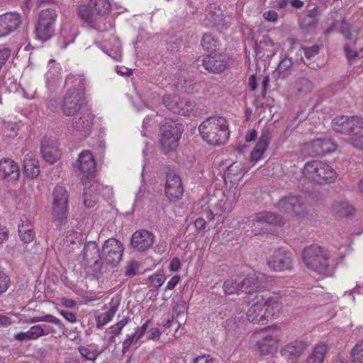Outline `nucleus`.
Masks as SVG:
<instances>
[{
  "label": "nucleus",
  "instance_id": "obj_56",
  "mask_svg": "<svg viewBox=\"0 0 363 363\" xmlns=\"http://www.w3.org/2000/svg\"><path fill=\"white\" fill-rule=\"evenodd\" d=\"M14 339L20 342L33 340L29 330L26 332H20L15 334Z\"/></svg>",
  "mask_w": 363,
  "mask_h": 363
},
{
  "label": "nucleus",
  "instance_id": "obj_53",
  "mask_svg": "<svg viewBox=\"0 0 363 363\" xmlns=\"http://www.w3.org/2000/svg\"><path fill=\"white\" fill-rule=\"evenodd\" d=\"M317 14V10L316 9H313L311 10H309L308 11V14L306 17L305 21L306 24L310 27H313L317 23V20L315 18V16Z\"/></svg>",
  "mask_w": 363,
  "mask_h": 363
},
{
  "label": "nucleus",
  "instance_id": "obj_16",
  "mask_svg": "<svg viewBox=\"0 0 363 363\" xmlns=\"http://www.w3.org/2000/svg\"><path fill=\"white\" fill-rule=\"evenodd\" d=\"M311 156H323L334 152L336 145L330 138H318L304 145Z\"/></svg>",
  "mask_w": 363,
  "mask_h": 363
},
{
  "label": "nucleus",
  "instance_id": "obj_34",
  "mask_svg": "<svg viewBox=\"0 0 363 363\" xmlns=\"http://www.w3.org/2000/svg\"><path fill=\"white\" fill-rule=\"evenodd\" d=\"M76 35V28L70 24H65L61 28L57 40L58 45L61 48H65L68 45L74 43Z\"/></svg>",
  "mask_w": 363,
  "mask_h": 363
},
{
  "label": "nucleus",
  "instance_id": "obj_54",
  "mask_svg": "<svg viewBox=\"0 0 363 363\" xmlns=\"http://www.w3.org/2000/svg\"><path fill=\"white\" fill-rule=\"evenodd\" d=\"M10 279L4 272H0V294L4 293L9 288Z\"/></svg>",
  "mask_w": 363,
  "mask_h": 363
},
{
  "label": "nucleus",
  "instance_id": "obj_42",
  "mask_svg": "<svg viewBox=\"0 0 363 363\" xmlns=\"http://www.w3.org/2000/svg\"><path fill=\"white\" fill-rule=\"evenodd\" d=\"M222 19L221 12L220 10L213 11L211 9L206 13L203 23L205 26L213 27L218 26Z\"/></svg>",
  "mask_w": 363,
  "mask_h": 363
},
{
  "label": "nucleus",
  "instance_id": "obj_32",
  "mask_svg": "<svg viewBox=\"0 0 363 363\" xmlns=\"http://www.w3.org/2000/svg\"><path fill=\"white\" fill-rule=\"evenodd\" d=\"M43 158L48 162L52 164L60 157V153L54 142L43 141L41 146Z\"/></svg>",
  "mask_w": 363,
  "mask_h": 363
},
{
  "label": "nucleus",
  "instance_id": "obj_24",
  "mask_svg": "<svg viewBox=\"0 0 363 363\" xmlns=\"http://www.w3.org/2000/svg\"><path fill=\"white\" fill-rule=\"evenodd\" d=\"M121 301V298L120 295L114 296L109 303L108 310L106 312L96 315V327L98 328H101L103 325L112 320L116 313L118 310Z\"/></svg>",
  "mask_w": 363,
  "mask_h": 363
},
{
  "label": "nucleus",
  "instance_id": "obj_51",
  "mask_svg": "<svg viewBox=\"0 0 363 363\" xmlns=\"http://www.w3.org/2000/svg\"><path fill=\"white\" fill-rule=\"evenodd\" d=\"M297 86L299 91L307 92L312 89L313 84L309 79L302 77L298 79Z\"/></svg>",
  "mask_w": 363,
  "mask_h": 363
},
{
  "label": "nucleus",
  "instance_id": "obj_57",
  "mask_svg": "<svg viewBox=\"0 0 363 363\" xmlns=\"http://www.w3.org/2000/svg\"><path fill=\"white\" fill-rule=\"evenodd\" d=\"M182 263L179 258L174 257L169 263V269L172 272H175L179 270L181 268Z\"/></svg>",
  "mask_w": 363,
  "mask_h": 363
},
{
  "label": "nucleus",
  "instance_id": "obj_38",
  "mask_svg": "<svg viewBox=\"0 0 363 363\" xmlns=\"http://www.w3.org/2000/svg\"><path fill=\"white\" fill-rule=\"evenodd\" d=\"M333 214L339 217H347L353 214L354 207L346 200H335L331 208Z\"/></svg>",
  "mask_w": 363,
  "mask_h": 363
},
{
  "label": "nucleus",
  "instance_id": "obj_48",
  "mask_svg": "<svg viewBox=\"0 0 363 363\" xmlns=\"http://www.w3.org/2000/svg\"><path fill=\"white\" fill-rule=\"evenodd\" d=\"M80 355L87 361L94 362L99 355V352L96 350H91L84 346H80L78 348Z\"/></svg>",
  "mask_w": 363,
  "mask_h": 363
},
{
  "label": "nucleus",
  "instance_id": "obj_33",
  "mask_svg": "<svg viewBox=\"0 0 363 363\" xmlns=\"http://www.w3.org/2000/svg\"><path fill=\"white\" fill-rule=\"evenodd\" d=\"M216 210V216L218 217V220L223 223L225 218L233 209V201L226 197L220 199L213 206Z\"/></svg>",
  "mask_w": 363,
  "mask_h": 363
},
{
  "label": "nucleus",
  "instance_id": "obj_23",
  "mask_svg": "<svg viewBox=\"0 0 363 363\" xmlns=\"http://www.w3.org/2000/svg\"><path fill=\"white\" fill-rule=\"evenodd\" d=\"M247 281L242 276H233L226 279L223 284V292L225 295L239 294L240 292L247 291Z\"/></svg>",
  "mask_w": 363,
  "mask_h": 363
},
{
  "label": "nucleus",
  "instance_id": "obj_18",
  "mask_svg": "<svg viewBox=\"0 0 363 363\" xmlns=\"http://www.w3.org/2000/svg\"><path fill=\"white\" fill-rule=\"evenodd\" d=\"M228 57L221 53H211L205 57L202 64L206 70L218 74L223 72L228 66Z\"/></svg>",
  "mask_w": 363,
  "mask_h": 363
},
{
  "label": "nucleus",
  "instance_id": "obj_10",
  "mask_svg": "<svg viewBox=\"0 0 363 363\" xmlns=\"http://www.w3.org/2000/svg\"><path fill=\"white\" fill-rule=\"evenodd\" d=\"M57 13L52 9L42 11L38 16V20L35 25L36 38L40 41L49 40L55 30V22Z\"/></svg>",
  "mask_w": 363,
  "mask_h": 363
},
{
  "label": "nucleus",
  "instance_id": "obj_13",
  "mask_svg": "<svg viewBox=\"0 0 363 363\" xmlns=\"http://www.w3.org/2000/svg\"><path fill=\"white\" fill-rule=\"evenodd\" d=\"M332 127L337 133L351 135L363 130V118L357 116H340L333 120Z\"/></svg>",
  "mask_w": 363,
  "mask_h": 363
},
{
  "label": "nucleus",
  "instance_id": "obj_58",
  "mask_svg": "<svg viewBox=\"0 0 363 363\" xmlns=\"http://www.w3.org/2000/svg\"><path fill=\"white\" fill-rule=\"evenodd\" d=\"M180 276L179 275H174L172 277L170 280L167 282V286L165 287V291L169 290H173L175 286L177 285V284L180 281Z\"/></svg>",
  "mask_w": 363,
  "mask_h": 363
},
{
  "label": "nucleus",
  "instance_id": "obj_8",
  "mask_svg": "<svg viewBox=\"0 0 363 363\" xmlns=\"http://www.w3.org/2000/svg\"><path fill=\"white\" fill-rule=\"evenodd\" d=\"M69 194L65 186L57 185L52 191L51 216L57 225L65 224L67 219Z\"/></svg>",
  "mask_w": 363,
  "mask_h": 363
},
{
  "label": "nucleus",
  "instance_id": "obj_21",
  "mask_svg": "<svg viewBox=\"0 0 363 363\" xmlns=\"http://www.w3.org/2000/svg\"><path fill=\"white\" fill-rule=\"evenodd\" d=\"M154 235L146 230L135 231L131 238V246L138 251H145L150 248L154 242Z\"/></svg>",
  "mask_w": 363,
  "mask_h": 363
},
{
  "label": "nucleus",
  "instance_id": "obj_11",
  "mask_svg": "<svg viewBox=\"0 0 363 363\" xmlns=\"http://www.w3.org/2000/svg\"><path fill=\"white\" fill-rule=\"evenodd\" d=\"M294 256L291 251L279 247L267 258L268 267L277 272L291 271L294 267Z\"/></svg>",
  "mask_w": 363,
  "mask_h": 363
},
{
  "label": "nucleus",
  "instance_id": "obj_14",
  "mask_svg": "<svg viewBox=\"0 0 363 363\" xmlns=\"http://www.w3.org/2000/svg\"><path fill=\"white\" fill-rule=\"evenodd\" d=\"M164 105L172 112L182 116H188L195 108V104L186 98H179L167 94L162 99Z\"/></svg>",
  "mask_w": 363,
  "mask_h": 363
},
{
  "label": "nucleus",
  "instance_id": "obj_44",
  "mask_svg": "<svg viewBox=\"0 0 363 363\" xmlns=\"http://www.w3.org/2000/svg\"><path fill=\"white\" fill-rule=\"evenodd\" d=\"M201 45L203 48L208 52H213L216 50L218 45L217 38L210 33H205L201 39Z\"/></svg>",
  "mask_w": 363,
  "mask_h": 363
},
{
  "label": "nucleus",
  "instance_id": "obj_25",
  "mask_svg": "<svg viewBox=\"0 0 363 363\" xmlns=\"http://www.w3.org/2000/svg\"><path fill=\"white\" fill-rule=\"evenodd\" d=\"M341 33L345 38L350 41L345 45V52L349 60L359 57V54L353 49V45L355 44L357 39V33L350 30V25L345 21L342 22Z\"/></svg>",
  "mask_w": 363,
  "mask_h": 363
},
{
  "label": "nucleus",
  "instance_id": "obj_47",
  "mask_svg": "<svg viewBox=\"0 0 363 363\" xmlns=\"http://www.w3.org/2000/svg\"><path fill=\"white\" fill-rule=\"evenodd\" d=\"M166 276L162 273H155L148 277L150 286L158 289L166 281Z\"/></svg>",
  "mask_w": 363,
  "mask_h": 363
},
{
  "label": "nucleus",
  "instance_id": "obj_22",
  "mask_svg": "<svg viewBox=\"0 0 363 363\" xmlns=\"http://www.w3.org/2000/svg\"><path fill=\"white\" fill-rule=\"evenodd\" d=\"M21 16L17 13H6L0 15V38L14 31L21 24Z\"/></svg>",
  "mask_w": 363,
  "mask_h": 363
},
{
  "label": "nucleus",
  "instance_id": "obj_12",
  "mask_svg": "<svg viewBox=\"0 0 363 363\" xmlns=\"http://www.w3.org/2000/svg\"><path fill=\"white\" fill-rule=\"evenodd\" d=\"M281 337L282 333L278 328L273 327L265 330L263 336L257 342L259 353L267 355L276 352Z\"/></svg>",
  "mask_w": 363,
  "mask_h": 363
},
{
  "label": "nucleus",
  "instance_id": "obj_36",
  "mask_svg": "<svg viewBox=\"0 0 363 363\" xmlns=\"http://www.w3.org/2000/svg\"><path fill=\"white\" fill-rule=\"evenodd\" d=\"M150 323V320H147L141 327L137 328L134 333L127 335L126 338L123 342L122 352L123 353L126 352L129 350L132 344L138 343L140 338L147 332Z\"/></svg>",
  "mask_w": 363,
  "mask_h": 363
},
{
  "label": "nucleus",
  "instance_id": "obj_30",
  "mask_svg": "<svg viewBox=\"0 0 363 363\" xmlns=\"http://www.w3.org/2000/svg\"><path fill=\"white\" fill-rule=\"evenodd\" d=\"M60 65L51 60L48 64V70L45 73L47 87L50 91H55L60 84Z\"/></svg>",
  "mask_w": 363,
  "mask_h": 363
},
{
  "label": "nucleus",
  "instance_id": "obj_20",
  "mask_svg": "<svg viewBox=\"0 0 363 363\" xmlns=\"http://www.w3.org/2000/svg\"><path fill=\"white\" fill-rule=\"evenodd\" d=\"M245 279L247 281L246 286H247V294H250L254 290H257L258 292H263L267 288L266 284L272 281V277L267 276L261 272H254L248 274Z\"/></svg>",
  "mask_w": 363,
  "mask_h": 363
},
{
  "label": "nucleus",
  "instance_id": "obj_37",
  "mask_svg": "<svg viewBox=\"0 0 363 363\" xmlns=\"http://www.w3.org/2000/svg\"><path fill=\"white\" fill-rule=\"evenodd\" d=\"M17 316L19 319V322L29 324L35 323L38 322H48L55 325L60 332H62L65 329L64 325L62 323V321L59 318L50 314H46L43 316H35L28 320H25L23 318V315H17Z\"/></svg>",
  "mask_w": 363,
  "mask_h": 363
},
{
  "label": "nucleus",
  "instance_id": "obj_26",
  "mask_svg": "<svg viewBox=\"0 0 363 363\" xmlns=\"http://www.w3.org/2000/svg\"><path fill=\"white\" fill-rule=\"evenodd\" d=\"M78 13L80 18L88 25H90L101 31L108 29L107 27L101 28L100 25L97 24L98 21L101 20V18L96 12L94 11V8L91 6L89 2L88 4L80 6Z\"/></svg>",
  "mask_w": 363,
  "mask_h": 363
},
{
  "label": "nucleus",
  "instance_id": "obj_52",
  "mask_svg": "<svg viewBox=\"0 0 363 363\" xmlns=\"http://www.w3.org/2000/svg\"><path fill=\"white\" fill-rule=\"evenodd\" d=\"M358 131L354 133V136L350 139V144L354 147L363 150V134H357Z\"/></svg>",
  "mask_w": 363,
  "mask_h": 363
},
{
  "label": "nucleus",
  "instance_id": "obj_15",
  "mask_svg": "<svg viewBox=\"0 0 363 363\" xmlns=\"http://www.w3.org/2000/svg\"><path fill=\"white\" fill-rule=\"evenodd\" d=\"M306 201L300 196L289 195L283 197L276 204L277 208L283 213L289 214H300L305 208Z\"/></svg>",
  "mask_w": 363,
  "mask_h": 363
},
{
  "label": "nucleus",
  "instance_id": "obj_41",
  "mask_svg": "<svg viewBox=\"0 0 363 363\" xmlns=\"http://www.w3.org/2000/svg\"><path fill=\"white\" fill-rule=\"evenodd\" d=\"M328 350L326 345L322 343L317 345L308 357L306 363H323Z\"/></svg>",
  "mask_w": 363,
  "mask_h": 363
},
{
  "label": "nucleus",
  "instance_id": "obj_59",
  "mask_svg": "<svg viewBox=\"0 0 363 363\" xmlns=\"http://www.w3.org/2000/svg\"><path fill=\"white\" fill-rule=\"evenodd\" d=\"M194 363H218L217 361L209 355L199 356L194 359Z\"/></svg>",
  "mask_w": 363,
  "mask_h": 363
},
{
  "label": "nucleus",
  "instance_id": "obj_31",
  "mask_svg": "<svg viewBox=\"0 0 363 363\" xmlns=\"http://www.w3.org/2000/svg\"><path fill=\"white\" fill-rule=\"evenodd\" d=\"M101 49L115 60H121V43L116 36L113 35L108 40H106Z\"/></svg>",
  "mask_w": 363,
  "mask_h": 363
},
{
  "label": "nucleus",
  "instance_id": "obj_17",
  "mask_svg": "<svg viewBox=\"0 0 363 363\" xmlns=\"http://www.w3.org/2000/svg\"><path fill=\"white\" fill-rule=\"evenodd\" d=\"M184 192L180 177L174 172H169L166 175L165 194L170 201L179 199Z\"/></svg>",
  "mask_w": 363,
  "mask_h": 363
},
{
  "label": "nucleus",
  "instance_id": "obj_43",
  "mask_svg": "<svg viewBox=\"0 0 363 363\" xmlns=\"http://www.w3.org/2000/svg\"><path fill=\"white\" fill-rule=\"evenodd\" d=\"M89 3L101 19L108 13L111 5L108 0H90Z\"/></svg>",
  "mask_w": 363,
  "mask_h": 363
},
{
  "label": "nucleus",
  "instance_id": "obj_2",
  "mask_svg": "<svg viewBox=\"0 0 363 363\" xmlns=\"http://www.w3.org/2000/svg\"><path fill=\"white\" fill-rule=\"evenodd\" d=\"M282 310L280 297L269 291L256 293L252 304L247 311V318L254 323H267L269 318L277 317Z\"/></svg>",
  "mask_w": 363,
  "mask_h": 363
},
{
  "label": "nucleus",
  "instance_id": "obj_7",
  "mask_svg": "<svg viewBox=\"0 0 363 363\" xmlns=\"http://www.w3.org/2000/svg\"><path fill=\"white\" fill-rule=\"evenodd\" d=\"M302 174L306 179L320 184L333 182L337 178L336 172L330 164L318 160L306 163Z\"/></svg>",
  "mask_w": 363,
  "mask_h": 363
},
{
  "label": "nucleus",
  "instance_id": "obj_49",
  "mask_svg": "<svg viewBox=\"0 0 363 363\" xmlns=\"http://www.w3.org/2000/svg\"><path fill=\"white\" fill-rule=\"evenodd\" d=\"M140 267V263L134 259L126 263L125 275L126 277H133L137 274Z\"/></svg>",
  "mask_w": 363,
  "mask_h": 363
},
{
  "label": "nucleus",
  "instance_id": "obj_3",
  "mask_svg": "<svg viewBox=\"0 0 363 363\" xmlns=\"http://www.w3.org/2000/svg\"><path fill=\"white\" fill-rule=\"evenodd\" d=\"M123 250V245L115 238L107 240L101 251L99 250L95 242H89L84 248V257L91 261L99 257V259L94 260V265L101 270L103 264L116 266L122 259Z\"/></svg>",
  "mask_w": 363,
  "mask_h": 363
},
{
  "label": "nucleus",
  "instance_id": "obj_62",
  "mask_svg": "<svg viewBox=\"0 0 363 363\" xmlns=\"http://www.w3.org/2000/svg\"><path fill=\"white\" fill-rule=\"evenodd\" d=\"M60 313L69 323H75L77 320L76 315L74 313L62 310Z\"/></svg>",
  "mask_w": 363,
  "mask_h": 363
},
{
  "label": "nucleus",
  "instance_id": "obj_40",
  "mask_svg": "<svg viewBox=\"0 0 363 363\" xmlns=\"http://www.w3.org/2000/svg\"><path fill=\"white\" fill-rule=\"evenodd\" d=\"M23 167L28 177L33 179L40 174L38 161L32 155H27L25 158Z\"/></svg>",
  "mask_w": 363,
  "mask_h": 363
},
{
  "label": "nucleus",
  "instance_id": "obj_35",
  "mask_svg": "<svg viewBox=\"0 0 363 363\" xmlns=\"http://www.w3.org/2000/svg\"><path fill=\"white\" fill-rule=\"evenodd\" d=\"M18 233L21 240L25 243L32 242L35 238L32 223L26 216H23L21 219L18 224Z\"/></svg>",
  "mask_w": 363,
  "mask_h": 363
},
{
  "label": "nucleus",
  "instance_id": "obj_6",
  "mask_svg": "<svg viewBox=\"0 0 363 363\" xmlns=\"http://www.w3.org/2000/svg\"><path fill=\"white\" fill-rule=\"evenodd\" d=\"M203 139L209 145H219L225 143L230 135L228 121L224 117L211 116L199 126Z\"/></svg>",
  "mask_w": 363,
  "mask_h": 363
},
{
  "label": "nucleus",
  "instance_id": "obj_4",
  "mask_svg": "<svg viewBox=\"0 0 363 363\" xmlns=\"http://www.w3.org/2000/svg\"><path fill=\"white\" fill-rule=\"evenodd\" d=\"M88 86L84 75L70 74L67 76L65 82L66 91L62 105V111L66 116H73L80 110Z\"/></svg>",
  "mask_w": 363,
  "mask_h": 363
},
{
  "label": "nucleus",
  "instance_id": "obj_27",
  "mask_svg": "<svg viewBox=\"0 0 363 363\" xmlns=\"http://www.w3.org/2000/svg\"><path fill=\"white\" fill-rule=\"evenodd\" d=\"M20 171L18 164L11 159L0 160V177L11 182L19 178Z\"/></svg>",
  "mask_w": 363,
  "mask_h": 363
},
{
  "label": "nucleus",
  "instance_id": "obj_1",
  "mask_svg": "<svg viewBox=\"0 0 363 363\" xmlns=\"http://www.w3.org/2000/svg\"><path fill=\"white\" fill-rule=\"evenodd\" d=\"M75 168L84 176V204L88 208L93 207L97 202V197L104 190H108L97 181L89 179L96 169V162L89 150H83L79 155L74 164Z\"/></svg>",
  "mask_w": 363,
  "mask_h": 363
},
{
  "label": "nucleus",
  "instance_id": "obj_45",
  "mask_svg": "<svg viewBox=\"0 0 363 363\" xmlns=\"http://www.w3.org/2000/svg\"><path fill=\"white\" fill-rule=\"evenodd\" d=\"M350 354L354 363H363V338L357 342Z\"/></svg>",
  "mask_w": 363,
  "mask_h": 363
},
{
  "label": "nucleus",
  "instance_id": "obj_19",
  "mask_svg": "<svg viewBox=\"0 0 363 363\" xmlns=\"http://www.w3.org/2000/svg\"><path fill=\"white\" fill-rule=\"evenodd\" d=\"M94 116L89 111H85L72 119V128L82 137L87 136L91 129Z\"/></svg>",
  "mask_w": 363,
  "mask_h": 363
},
{
  "label": "nucleus",
  "instance_id": "obj_9",
  "mask_svg": "<svg viewBox=\"0 0 363 363\" xmlns=\"http://www.w3.org/2000/svg\"><path fill=\"white\" fill-rule=\"evenodd\" d=\"M160 146L162 150L167 153L174 150L179 145L182 128V125L176 121H169L162 125Z\"/></svg>",
  "mask_w": 363,
  "mask_h": 363
},
{
  "label": "nucleus",
  "instance_id": "obj_60",
  "mask_svg": "<svg viewBox=\"0 0 363 363\" xmlns=\"http://www.w3.org/2000/svg\"><path fill=\"white\" fill-rule=\"evenodd\" d=\"M264 18L269 22H276L278 19V14L276 11L269 10L263 13Z\"/></svg>",
  "mask_w": 363,
  "mask_h": 363
},
{
  "label": "nucleus",
  "instance_id": "obj_63",
  "mask_svg": "<svg viewBox=\"0 0 363 363\" xmlns=\"http://www.w3.org/2000/svg\"><path fill=\"white\" fill-rule=\"evenodd\" d=\"M6 128H7V133H6V135L8 137H14L17 135V133H18V128H17V125L16 124H14V123H8L6 125Z\"/></svg>",
  "mask_w": 363,
  "mask_h": 363
},
{
  "label": "nucleus",
  "instance_id": "obj_64",
  "mask_svg": "<svg viewBox=\"0 0 363 363\" xmlns=\"http://www.w3.org/2000/svg\"><path fill=\"white\" fill-rule=\"evenodd\" d=\"M259 42L266 50H267L268 48H272L274 46L273 40L267 35L264 36Z\"/></svg>",
  "mask_w": 363,
  "mask_h": 363
},
{
  "label": "nucleus",
  "instance_id": "obj_5",
  "mask_svg": "<svg viewBox=\"0 0 363 363\" xmlns=\"http://www.w3.org/2000/svg\"><path fill=\"white\" fill-rule=\"evenodd\" d=\"M330 258V252L318 245L306 247L302 252L305 266L308 269L324 276H330L333 274Z\"/></svg>",
  "mask_w": 363,
  "mask_h": 363
},
{
  "label": "nucleus",
  "instance_id": "obj_28",
  "mask_svg": "<svg viewBox=\"0 0 363 363\" xmlns=\"http://www.w3.org/2000/svg\"><path fill=\"white\" fill-rule=\"evenodd\" d=\"M308 345L303 340H296L284 346L280 354L286 358L296 359L307 349Z\"/></svg>",
  "mask_w": 363,
  "mask_h": 363
},
{
  "label": "nucleus",
  "instance_id": "obj_61",
  "mask_svg": "<svg viewBox=\"0 0 363 363\" xmlns=\"http://www.w3.org/2000/svg\"><path fill=\"white\" fill-rule=\"evenodd\" d=\"M11 55L10 49L4 48L0 50V64L4 65Z\"/></svg>",
  "mask_w": 363,
  "mask_h": 363
},
{
  "label": "nucleus",
  "instance_id": "obj_39",
  "mask_svg": "<svg viewBox=\"0 0 363 363\" xmlns=\"http://www.w3.org/2000/svg\"><path fill=\"white\" fill-rule=\"evenodd\" d=\"M254 221L260 223L282 225L284 220L279 215L272 212H260L255 215Z\"/></svg>",
  "mask_w": 363,
  "mask_h": 363
},
{
  "label": "nucleus",
  "instance_id": "obj_55",
  "mask_svg": "<svg viewBox=\"0 0 363 363\" xmlns=\"http://www.w3.org/2000/svg\"><path fill=\"white\" fill-rule=\"evenodd\" d=\"M304 55L306 57L310 59L316 55L319 52V47L318 45H313L310 48H303Z\"/></svg>",
  "mask_w": 363,
  "mask_h": 363
},
{
  "label": "nucleus",
  "instance_id": "obj_50",
  "mask_svg": "<svg viewBox=\"0 0 363 363\" xmlns=\"http://www.w3.org/2000/svg\"><path fill=\"white\" fill-rule=\"evenodd\" d=\"M29 332L33 340H38L39 337L45 336V331L43 329V325H35L30 328Z\"/></svg>",
  "mask_w": 363,
  "mask_h": 363
},
{
  "label": "nucleus",
  "instance_id": "obj_29",
  "mask_svg": "<svg viewBox=\"0 0 363 363\" xmlns=\"http://www.w3.org/2000/svg\"><path fill=\"white\" fill-rule=\"evenodd\" d=\"M270 131L269 129H264L262 130V134L252 150L250 155V160L253 162H257L261 160L262 155L267 150L270 140Z\"/></svg>",
  "mask_w": 363,
  "mask_h": 363
},
{
  "label": "nucleus",
  "instance_id": "obj_46",
  "mask_svg": "<svg viewBox=\"0 0 363 363\" xmlns=\"http://www.w3.org/2000/svg\"><path fill=\"white\" fill-rule=\"evenodd\" d=\"M292 59L284 57L279 63L274 74H277L279 77L284 78L286 76V72L292 67Z\"/></svg>",
  "mask_w": 363,
  "mask_h": 363
}]
</instances>
